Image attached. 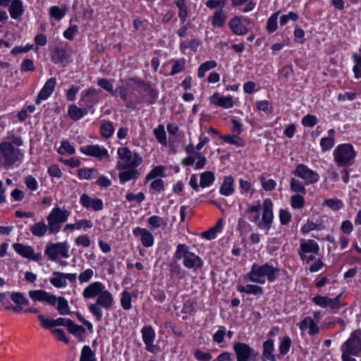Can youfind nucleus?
I'll return each mask as SVG.
<instances>
[{
	"mask_svg": "<svg viewBox=\"0 0 361 361\" xmlns=\"http://www.w3.org/2000/svg\"><path fill=\"white\" fill-rule=\"evenodd\" d=\"M222 140L230 145H233L237 147H243L244 145L243 140L238 137V135H236L233 134V135H225L221 137Z\"/></svg>",
	"mask_w": 361,
	"mask_h": 361,
	"instance_id": "obj_51",
	"label": "nucleus"
},
{
	"mask_svg": "<svg viewBox=\"0 0 361 361\" xmlns=\"http://www.w3.org/2000/svg\"><path fill=\"white\" fill-rule=\"evenodd\" d=\"M183 265L188 269H200L203 266V261L199 256L190 252L183 260Z\"/></svg>",
	"mask_w": 361,
	"mask_h": 361,
	"instance_id": "obj_26",
	"label": "nucleus"
},
{
	"mask_svg": "<svg viewBox=\"0 0 361 361\" xmlns=\"http://www.w3.org/2000/svg\"><path fill=\"white\" fill-rule=\"evenodd\" d=\"M290 204L294 209H301L305 205L304 197L300 195H294L290 197Z\"/></svg>",
	"mask_w": 361,
	"mask_h": 361,
	"instance_id": "obj_57",
	"label": "nucleus"
},
{
	"mask_svg": "<svg viewBox=\"0 0 361 361\" xmlns=\"http://www.w3.org/2000/svg\"><path fill=\"white\" fill-rule=\"evenodd\" d=\"M274 350V341L268 339L263 343V357L270 361H275V356L273 353Z\"/></svg>",
	"mask_w": 361,
	"mask_h": 361,
	"instance_id": "obj_34",
	"label": "nucleus"
},
{
	"mask_svg": "<svg viewBox=\"0 0 361 361\" xmlns=\"http://www.w3.org/2000/svg\"><path fill=\"white\" fill-rule=\"evenodd\" d=\"M215 176L212 171H205L200 175V186L207 188L210 186L214 181Z\"/></svg>",
	"mask_w": 361,
	"mask_h": 361,
	"instance_id": "obj_41",
	"label": "nucleus"
},
{
	"mask_svg": "<svg viewBox=\"0 0 361 361\" xmlns=\"http://www.w3.org/2000/svg\"><path fill=\"white\" fill-rule=\"evenodd\" d=\"M40 325L45 329H49L51 332L56 337V338L62 341L65 343H68V339L67 338L64 331L61 329H56V326H59V325H56L55 322L56 319H51V317H38Z\"/></svg>",
	"mask_w": 361,
	"mask_h": 361,
	"instance_id": "obj_12",
	"label": "nucleus"
},
{
	"mask_svg": "<svg viewBox=\"0 0 361 361\" xmlns=\"http://www.w3.org/2000/svg\"><path fill=\"white\" fill-rule=\"evenodd\" d=\"M70 214V212L67 209H62L59 207L54 208L47 216L49 233L59 232L62 224L68 220Z\"/></svg>",
	"mask_w": 361,
	"mask_h": 361,
	"instance_id": "obj_7",
	"label": "nucleus"
},
{
	"mask_svg": "<svg viewBox=\"0 0 361 361\" xmlns=\"http://www.w3.org/2000/svg\"><path fill=\"white\" fill-rule=\"evenodd\" d=\"M67 9L65 7L51 6L49 8V15L55 20H61L66 13Z\"/></svg>",
	"mask_w": 361,
	"mask_h": 361,
	"instance_id": "obj_48",
	"label": "nucleus"
},
{
	"mask_svg": "<svg viewBox=\"0 0 361 361\" xmlns=\"http://www.w3.org/2000/svg\"><path fill=\"white\" fill-rule=\"evenodd\" d=\"M231 30L237 35H244L249 32V28L238 16L232 18L228 23Z\"/></svg>",
	"mask_w": 361,
	"mask_h": 361,
	"instance_id": "obj_23",
	"label": "nucleus"
},
{
	"mask_svg": "<svg viewBox=\"0 0 361 361\" xmlns=\"http://www.w3.org/2000/svg\"><path fill=\"white\" fill-rule=\"evenodd\" d=\"M128 169L119 173V179L121 183H125L132 179H137L140 176L139 172L135 169Z\"/></svg>",
	"mask_w": 361,
	"mask_h": 361,
	"instance_id": "obj_40",
	"label": "nucleus"
},
{
	"mask_svg": "<svg viewBox=\"0 0 361 361\" xmlns=\"http://www.w3.org/2000/svg\"><path fill=\"white\" fill-rule=\"evenodd\" d=\"M246 213L250 221L256 224L259 229L266 232L269 231L274 219L273 202L270 199H265L262 204L257 202L255 204L249 205Z\"/></svg>",
	"mask_w": 361,
	"mask_h": 361,
	"instance_id": "obj_1",
	"label": "nucleus"
},
{
	"mask_svg": "<svg viewBox=\"0 0 361 361\" xmlns=\"http://www.w3.org/2000/svg\"><path fill=\"white\" fill-rule=\"evenodd\" d=\"M291 346V340L288 336L283 337L279 345V353L281 355H285L288 353Z\"/></svg>",
	"mask_w": 361,
	"mask_h": 361,
	"instance_id": "obj_55",
	"label": "nucleus"
},
{
	"mask_svg": "<svg viewBox=\"0 0 361 361\" xmlns=\"http://www.w3.org/2000/svg\"><path fill=\"white\" fill-rule=\"evenodd\" d=\"M69 245L66 241L49 243L46 245L44 255L50 261H58L61 258L67 259L69 255Z\"/></svg>",
	"mask_w": 361,
	"mask_h": 361,
	"instance_id": "obj_8",
	"label": "nucleus"
},
{
	"mask_svg": "<svg viewBox=\"0 0 361 361\" xmlns=\"http://www.w3.org/2000/svg\"><path fill=\"white\" fill-rule=\"evenodd\" d=\"M318 320L314 321L312 317H306L302 322L300 323V328L302 331L309 330L310 334H315L319 331V328L317 325Z\"/></svg>",
	"mask_w": 361,
	"mask_h": 361,
	"instance_id": "obj_29",
	"label": "nucleus"
},
{
	"mask_svg": "<svg viewBox=\"0 0 361 361\" xmlns=\"http://www.w3.org/2000/svg\"><path fill=\"white\" fill-rule=\"evenodd\" d=\"M217 66V63L214 61H207L202 63L198 68L197 75L200 78L204 77L206 72L215 68Z\"/></svg>",
	"mask_w": 361,
	"mask_h": 361,
	"instance_id": "obj_43",
	"label": "nucleus"
},
{
	"mask_svg": "<svg viewBox=\"0 0 361 361\" xmlns=\"http://www.w3.org/2000/svg\"><path fill=\"white\" fill-rule=\"evenodd\" d=\"M342 293L338 294L334 298H329L326 296L316 295L312 298L313 302L321 307H330L333 310L339 308L342 304L341 298Z\"/></svg>",
	"mask_w": 361,
	"mask_h": 361,
	"instance_id": "obj_14",
	"label": "nucleus"
},
{
	"mask_svg": "<svg viewBox=\"0 0 361 361\" xmlns=\"http://www.w3.org/2000/svg\"><path fill=\"white\" fill-rule=\"evenodd\" d=\"M318 122L317 118L314 115L307 114L303 117L302 123L305 127L312 128Z\"/></svg>",
	"mask_w": 361,
	"mask_h": 361,
	"instance_id": "obj_62",
	"label": "nucleus"
},
{
	"mask_svg": "<svg viewBox=\"0 0 361 361\" xmlns=\"http://www.w3.org/2000/svg\"><path fill=\"white\" fill-rule=\"evenodd\" d=\"M9 13L13 19L20 18L24 13V7L21 0H13L9 5Z\"/></svg>",
	"mask_w": 361,
	"mask_h": 361,
	"instance_id": "obj_27",
	"label": "nucleus"
},
{
	"mask_svg": "<svg viewBox=\"0 0 361 361\" xmlns=\"http://www.w3.org/2000/svg\"><path fill=\"white\" fill-rule=\"evenodd\" d=\"M105 288V286L102 282H93L83 290L82 296L85 299L98 298Z\"/></svg>",
	"mask_w": 361,
	"mask_h": 361,
	"instance_id": "obj_21",
	"label": "nucleus"
},
{
	"mask_svg": "<svg viewBox=\"0 0 361 361\" xmlns=\"http://www.w3.org/2000/svg\"><path fill=\"white\" fill-rule=\"evenodd\" d=\"M279 271V268L268 263L262 265L254 263L250 271L245 276V280L263 284L265 283L267 277L268 281L273 282L276 280Z\"/></svg>",
	"mask_w": 361,
	"mask_h": 361,
	"instance_id": "obj_2",
	"label": "nucleus"
},
{
	"mask_svg": "<svg viewBox=\"0 0 361 361\" xmlns=\"http://www.w3.org/2000/svg\"><path fill=\"white\" fill-rule=\"evenodd\" d=\"M280 11L273 13L267 20V30L269 32H274L278 28V17Z\"/></svg>",
	"mask_w": 361,
	"mask_h": 361,
	"instance_id": "obj_47",
	"label": "nucleus"
},
{
	"mask_svg": "<svg viewBox=\"0 0 361 361\" xmlns=\"http://www.w3.org/2000/svg\"><path fill=\"white\" fill-rule=\"evenodd\" d=\"M78 175L80 179L90 180L97 178L99 175V172L94 168H83L78 169Z\"/></svg>",
	"mask_w": 361,
	"mask_h": 361,
	"instance_id": "obj_37",
	"label": "nucleus"
},
{
	"mask_svg": "<svg viewBox=\"0 0 361 361\" xmlns=\"http://www.w3.org/2000/svg\"><path fill=\"white\" fill-rule=\"evenodd\" d=\"M98 93L99 92L97 90L92 87L88 88L81 93L80 102H85L87 106L92 107V104H88V103L91 102L92 98L97 95Z\"/></svg>",
	"mask_w": 361,
	"mask_h": 361,
	"instance_id": "obj_42",
	"label": "nucleus"
},
{
	"mask_svg": "<svg viewBox=\"0 0 361 361\" xmlns=\"http://www.w3.org/2000/svg\"><path fill=\"white\" fill-rule=\"evenodd\" d=\"M118 161L116 168L118 170L135 169L142 161V158L135 152H133L128 147H119L117 150Z\"/></svg>",
	"mask_w": 361,
	"mask_h": 361,
	"instance_id": "obj_6",
	"label": "nucleus"
},
{
	"mask_svg": "<svg viewBox=\"0 0 361 361\" xmlns=\"http://www.w3.org/2000/svg\"><path fill=\"white\" fill-rule=\"evenodd\" d=\"M142 338L146 345V349L152 353H157L159 352V347L153 345L155 334L154 330L150 326L144 327L142 329Z\"/></svg>",
	"mask_w": 361,
	"mask_h": 361,
	"instance_id": "obj_18",
	"label": "nucleus"
},
{
	"mask_svg": "<svg viewBox=\"0 0 361 361\" xmlns=\"http://www.w3.org/2000/svg\"><path fill=\"white\" fill-rule=\"evenodd\" d=\"M237 361H255L259 354L245 343H236L233 345Z\"/></svg>",
	"mask_w": 361,
	"mask_h": 361,
	"instance_id": "obj_10",
	"label": "nucleus"
},
{
	"mask_svg": "<svg viewBox=\"0 0 361 361\" xmlns=\"http://www.w3.org/2000/svg\"><path fill=\"white\" fill-rule=\"evenodd\" d=\"M355 66L353 67V71L356 78H361V56L357 54H354L353 56Z\"/></svg>",
	"mask_w": 361,
	"mask_h": 361,
	"instance_id": "obj_59",
	"label": "nucleus"
},
{
	"mask_svg": "<svg viewBox=\"0 0 361 361\" xmlns=\"http://www.w3.org/2000/svg\"><path fill=\"white\" fill-rule=\"evenodd\" d=\"M56 85V79L51 78L46 81L36 99V104H39L42 100L47 99L54 92Z\"/></svg>",
	"mask_w": 361,
	"mask_h": 361,
	"instance_id": "obj_19",
	"label": "nucleus"
},
{
	"mask_svg": "<svg viewBox=\"0 0 361 361\" xmlns=\"http://www.w3.org/2000/svg\"><path fill=\"white\" fill-rule=\"evenodd\" d=\"M131 295L128 291H123L121 295V303L125 310H129L131 307Z\"/></svg>",
	"mask_w": 361,
	"mask_h": 361,
	"instance_id": "obj_61",
	"label": "nucleus"
},
{
	"mask_svg": "<svg viewBox=\"0 0 361 361\" xmlns=\"http://www.w3.org/2000/svg\"><path fill=\"white\" fill-rule=\"evenodd\" d=\"M25 184L26 185V187L32 190V191H35L37 190L38 188V183L37 181V180L35 179V178H34L32 176H27L25 178Z\"/></svg>",
	"mask_w": 361,
	"mask_h": 361,
	"instance_id": "obj_63",
	"label": "nucleus"
},
{
	"mask_svg": "<svg viewBox=\"0 0 361 361\" xmlns=\"http://www.w3.org/2000/svg\"><path fill=\"white\" fill-rule=\"evenodd\" d=\"M29 297L35 302H44L54 307L60 314L70 313L68 301L63 297H56L44 290H33L28 293Z\"/></svg>",
	"mask_w": 361,
	"mask_h": 361,
	"instance_id": "obj_3",
	"label": "nucleus"
},
{
	"mask_svg": "<svg viewBox=\"0 0 361 361\" xmlns=\"http://www.w3.org/2000/svg\"><path fill=\"white\" fill-rule=\"evenodd\" d=\"M148 224L152 228H157L161 226L165 227L167 225V221L163 217L153 215L148 219Z\"/></svg>",
	"mask_w": 361,
	"mask_h": 361,
	"instance_id": "obj_45",
	"label": "nucleus"
},
{
	"mask_svg": "<svg viewBox=\"0 0 361 361\" xmlns=\"http://www.w3.org/2000/svg\"><path fill=\"white\" fill-rule=\"evenodd\" d=\"M342 350H348L353 355H358L361 352V331L357 329L341 347Z\"/></svg>",
	"mask_w": 361,
	"mask_h": 361,
	"instance_id": "obj_11",
	"label": "nucleus"
},
{
	"mask_svg": "<svg viewBox=\"0 0 361 361\" xmlns=\"http://www.w3.org/2000/svg\"><path fill=\"white\" fill-rule=\"evenodd\" d=\"M80 361H96L94 353L88 345L82 348Z\"/></svg>",
	"mask_w": 361,
	"mask_h": 361,
	"instance_id": "obj_49",
	"label": "nucleus"
},
{
	"mask_svg": "<svg viewBox=\"0 0 361 361\" xmlns=\"http://www.w3.org/2000/svg\"><path fill=\"white\" fill-rule=\"evenodd\" d=\"M75 152L74 147L67 140H63L58 152L60 154H73Z\"/></svg>",
	"mask_w": 361,
	"mask_h": 361,
	"instance_id": "obj_52",
	"label": "nucleus"
},
{
	"mask_svg": "<svg viewBox=\"0 0 361 361\" xmlns=\"http://www.w3.org/2000/svg\"><path fill=\"white\" fill-rule=\"evenodd\" d=\"M93 226V223L90 220L82 219L77 221L75 224H68L65 226L63 231H66L68 229L71 230H79L80 228H90Z\"/></svg>",
	"mask_w": 361,
	"mask_h": 361,
	"instance_id": "obj_36",
	"label": "nucleus"
},
{
	"mask_svg": "<svg viewBox=\"0 0 361 361\" xmlns=\"http://www.w3.org/2000/svg\"><path fill=\"white\" fill-rule=\"evenodd\" d=\"M133 233L134 235L140 237L141 242L145 247H149L153 245L154 236L148 230L136 227L133 229Z\"/></svg>",
	"mask_w": 361,
	"mask_h": 361,
	"instance_id": "obj_25",
	"label": "nucleus"
},
{
	"mask_svg": "<svg viewBox=\"0 0 361 361\" xmlns=\"http://www.w3.org/2000/svg\"><path fill=\"white\" fill-rule=\"evenodd\" d=\"M319 246L314 240H305L302 239L298 249V255L300 259L306 258V255L309 254H318Z\"/></svg>",
	"mask_w": 361,
	"mask_h": 361,
	"instance_id": "obj_15",
	"label": "nucleus"
},
{
	"mask_svg": "<svg viewBox=\"0 0 361 361\" xmlns=\"http://www.w3.org/2000/svg\"><path fill=\"white\" fill-rule=\"evenodd\" d=\"M53 274L54 276L50 279V282L56 288H61L66 286L67 283L64 273L54 271Z\"/></svg>",
	"mask_w": 361,
	"mask_h": 361,
	"instance_id": "obj_39",
	"label": "nucleus"
},
{
	"mask_svg": "<svg viewBox=\"0 0 361 361\" xmlns=\"http://www.w3.org/2000/svg\"><path fill=\"white\" fill-rule=\"evenodd\" d=\"M357 153L349 143L338 145L333 152L334 162L338 166H348L354 163Z\"/></svg>",
	"mask_w": 361,
	"mask_h": 361,
	"instance_id": "obj_4",
	"label": "nucleus"
},
{
	"mask_svg": "<svg viewBox=\"0 0 361 361\" xmlns=\"http://www.w3.org/2000/svg\"><path fill=\"white\" fill-rule=\"evenodd\" d=\"M154 134L158 142L164 146L167 145L166 134L163 125H159L154 129Z\"/></svg>",
	"mask_w": 361,
	"mask_h": 361,
	"instance_id": "obj_44",
	"label": "nucleus"
},
{
	"mask_svg": "<svg viewBox=\"0 0 361 361\" xmlns=\"http://www.w3.org/2000/svg\"><path fill=\"white\" fill-rule=\"evenodd\" d=\"M80 151L85 155L94 157L99 160L109 157L107 149L99 145H87L82 147Z\"/></svg>",
	"mask_w": 361,
	"mask_h": 361,
	"instance_id": "obj_16",
	"label": "nucleus"
},
{
	"mask_svg": "<svg viewBox=\"0 0 361 361\" xmlns=\"http://www.w3.org/2000/svg\"><path fill=\"white\" fill-rule=\"evenodd\" d=\"M11 299L16 305L27 306L29 300L20 292H13L11 294Z\"/></svg>",
	"mask_w": 361,
	"mask_h": 361,
	"instance_id": "obj_50",
	"label": "nucleus"
},
{
	"mask_svg": "<svg viewBox=\"0 0 361 361\" xmlns=\"http://www.w3.org/2000/svg\"><path fill=\"white\" fill-rule=\"evenodd\" d=\"M111 95L114 97H120V98L123 101L127 102V107H133V105L130 102H127V93L122 86H118L115 90H114L113 93H111Z\"/></svg>",
	"mask_w": 361,
	"mask_h": 361,
	"instance_id": "obj_56",
	"label": "nucleus"
},
{
	"mask_svg": "<svg viewBox=\"0 0 361 361\" xmlns=\"http://www.w3.org/2000/svg\"><path fill=\"white\" fill-rule=\"evenodd\" d=\"M30 231L35 236H44L49 231V224L46 225L44 221L38 222L30 228Z\"/></svg>",
	"mask_w": 361,
	"mask_h": 361,
	"instance_id": "obj_38",
	"label": "nucleus"
},
{
	"mask_svg": "<svg viewBox=\"0 0 361 361\" xmlns=\"http://www.w3.org/2000/svg\"><path fill=\"white\" fill-rule=\"evenodd\" d=\"M334 145V137H322L320 141V146L323 152H326L332 148Z\"/></svg>",
	"mask_w": 361,
	"mask_h": 361,
	"instance_id": "obj_60",
	"label": "nucleus"
},
{
	"mask_svg": "<svg viewBox=\"0 0 361 361\" xmlns=\"http://www.w3.org/2000/svg\"><path fill=\"white\" fill-rule=\"evenodd\" d=\"M238 290L240 293L253 294L255 295H261L263 294V288L261 286L252 284L240 286L238 288Z\"/></svg>",
	"mask_w": 361,
	"mask_h": 361,
	"instance_id": "obj_35",
	"label": "nucleus"
},
{
	"mask_svg": "<svg viewBox=\"0 0 361 361\" xmlns=\"http://www.w3.org/2000/svg\"><path fill=\"white\" fill-rule=\"evenodd\" d=\"M55 324L56 325H63L66 326L68 331L76 336H80L85 331V328L82 326L77 325L71 320L63 317H59L56 319Z\"/></svg>",
	"mask_w": 361,
	"mask_h": 361,
	"instance_id": "obj_20",
	"label": "nucleus"
},
{
	"mask_svg": "<svg viewBox=\"0 0 361 361\" xmlns=\"http://www.w3.org/2000/svg\"><path fill=\"white\" fill-rule=\"evenodd\" d=\"M209 101L215 106H221L224 109H230L233 106V102L231 96H221L218 92L213 94L210 97Z\"/></svg>",
	"mask_w": 361,
	"mask_h": 361,
	"instance_id": "obj_24",
	"label": "nucleus"
},
{
	"mask_svg": "<svg viewBox=\"0 0 361 361\" xmlns=\"http://www.w3.org/2000/svg\"><path fill=\"white\" fill-rule=\"evenodd\" d=\"M80 204L87 209H92L94 211H100L103 209V202L99 198H91L87 194H82L80 198Z\"/></svg>",
	"mask_w": 361,
	"mask_h": 361,
	"instance_id": "obj_22",
	"label": "nucleus"
},
{
	"mask_svg": "<svg viewBox=\"0 0 361 361\" xmlns=\"http://www.w3.org/2000/svg\"><path fill=\"white\" fill-rule=\"evenodd\" d=\"M233 183L234 180L232 176H225L220 188L221 194L225 196H229L232 195L234 192Z\"/></svg>",
	"mask_w": 361,
	"mask_h": 361,
	"instance_id": "obj_32",
	"label": "nucleus"
},
{
	"mask_svg": "<svg viewBox=\"0 0 361 361\" xmlns=\"http://www.w3.org/2000/svg\"><path fill=\"white\" fill-rule=\"evenodd\" d=\"M259 180L262 183L263 189L266 191H271L276 188V181L273 179L267 180L262 176L259 177Z\"/></svg>",
	"mask_w": 361,
	"mask_h": 361,
	"instance_id": "obj_58",
	"label": "nucleus"
},
{
	"mask_svg": "<svg viewBox=\"0 0 361 361\" xmlns=\"http://www.w3.org/2000/svg\"><path fill=\"white\" fill-rule=\"evenodd\" d=\"M87 108H80L75 104H72L68 108V114L71 119L78 121L87 115Z\"/></svg>",
	"mask_w": 361,
	"mask_h": 361,
	"instance_id": "obj_31",
	"label": "nucleus"
},
{
	"mask_svg": "<svg viewBox=\"0 0 361 361\" xmlns=\"http://www.w3.org/2000/svg\"><path fill=\"white\" fill-rule=\"evenodd\" d=\"M295 175L303 179L306 184L314 183L319 179V175L318 173L309 169L307 166L302 164L297 166L295 170Z\"/></svg>",
	"mask_w": 361,
	"mask_h": 361,
	"instance_id": "obj_13",
	"label": "nucleus"
},
{
	"mask_svg": "<svg viewBox=\"0 0 361 361\" xmlns=\"http://www.w3.org/2000/svg\"><path fill=\"white\" fill-rule=\"evenodd\" d=\"M0 154L3 159L2 164L4 168H10L16 163H20L23 158V153L20 149L16 148L8 142L0 144Z\"/></svg>",
	"mask_w": 361,
	"mask_h": 361,
	"instance_id": "obj_5",
	"label": "nucleus"
},
{
	"mask_svg": "<svg viewBox=\"0 0 361 361\" xmlns=\"http://www.w3.org/2000/svg\"><path fill=\"white\" fill-rule=\"evenodd\" d=\"M185 60L184 59L176 60L172 67L171 75H173L181 72L185 68Z\"/></svg>",
	"mask_w": 361,
	"mask_h": 361,
	"instance_id": "obj_64",
	"label": "nucleus"
},
{
	"mask_svg": "<svg viewBox=\"0 0 361 361\" xmlns=\"http://www.w3.org/2000/svg\"><path fill=\"white\" fill-rule=\"evenodd\" d=\"M113 305V295L105 288L97 298L96 302L90 306V310L95 316H102V309L109 310L112 308Z\"/></svg>",
	"mask_w": 361,
	"mask_h": 361,
	"instance_id": "obj_9",
	"label": "nucleus"
},
{
	"mask_svg": "<svg viewBox=\"0 0 361 361\" xmlns=\"http://www.w3.org/2000/svg\"><path fill=\"white\" fill-rule=\"evenodd\" d=\"M323 205H326V206L329 207L334 211H338V210L341 209V208H343V203L339 199L331 198V199L326 200L324 202Z\"/></svg>",
	"mask_w": 361,
	"mask_h": 361,
	"instance_id": "obj_53",
	"label": "nucleus"
},
{
	"mask_svg": "<svg viewBox=\"0 0 361 361\" xmlns=\"http://www.w3.org/2000/svg\"><path fill=\"white\" fill-rule=\"evenodd\" d=\"M114 131L113 124L109 121H104L100 126V132L103 137H110Z\"/></svg>",
	"mask_w": 361,
	"mask_h": 361,
	"instance_id": "obj_46",
	"label": "nucleus"
},
{
	"mask_svg": "<svg viewBox=\"0 0 361 361\" xmlns=\"http://www.w3.org/2000/svg\"><path fill=\"white\" fill-rule=\"evenodd\" d=\"M13 247L15 251L23 257L32 259L35 261L41 260L42 258L41 253L35 254L34 249L31 246L22 243H14Z\"/></svg>",
	"mask_w": 361,
	"mask_h": 361,
	"instance_id": "obj_17",
	"label": "nucleus"
},
{
	"mask_svg": "<svg viewBox=\"0 0 361 361\" xmlns=\"http://www.w3.org/2000/svg\"><path fill=\"white\" fill-rule=\"evenodd\" d=\"M51 61L54 63H59L67 59V51L62 47H56L51 51Z\"/></svg>",
	"mask_w": 361,
	"mask_h": 361,
	"instance_id": "obj_33",
	"label": "nucleus"
},
{
	"mask_svg": "<svg viewBox=\"0 0 361 361\" xmlns=\"http://www.w3.org/2000/svg\"><path fill=\"white\" fill-rule=\"evenodd\" d=\"M190 252L189 248L185 244H178L174 256L178 259H180L182 258H184L185 259L187 257L188 254Z\"/></svg>",
	"mask_w": 361,
	"mask_h": 361,
	"instance_id": "obj_54",
	"label": "nucleus"
},
{
	"mask_svg": "<svg viewBox=\"0 0 361 361\" xmlns=\"http://www.w3.org/2000/svg\"><path fill=\"white\" fill-rule=\"evenodd\" d=\"M136 84L137 85V92L143 97L149 96L152 98H155L157 97V94L154 90L151 87V85L144 81L140 80H135Z\"/></svg>",
	"mask_w": 361,
	"mask_h": 361,
	"instance_id": "obj_28",
	"label": "nucleus"
},
{
	"mask_svg": "<svg viewBox=\"0 0 361 361\" xmlns=\"http://www.w3.org/2000/svg\"><path fill=\"white\" fill-rule=\"evenodd\" d=\"M226 13L223 9L216 11L212 18V25L214 27H223L226 21Z\"/></svg>",
	"mask_w": 361,
	"mask_h": 361,
	"instance_id": "obj_30",
	"label": "nucleus"
}]
</instances>
